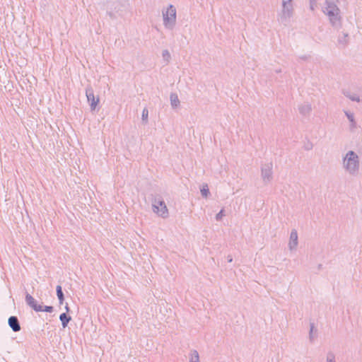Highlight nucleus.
<instances>
[{
    "label": "nucleus",
    "instance_id": "5701e85b",
    "mask_svg": "<svg viewBox=\"0 0 362 362\" xmlns=\"http://www.w3.org/2000/svg\"><path fill=\"white\" fill-rule=\"evenodd\" d=\"M211 194L209 192V189L208 187V185L205 184V199L208 198V197Z\"/></svg>",
    "mask_w": 362,
    "mask_h": 362
},
{
    "label": "nucleus",
    "instance_id": "a211bd4d",
    "mask_svg": "<svg viewBox=\"0 0 362 362\" xmlns=\"http://www.w3.org/2000/svg\"><path fill=\"white\" fill-rule=\"evenodd\" d=\"M327 362H336L335 361V355L332 351H329L327 354Z\"/></svg>",
    "mask_w": 362,
    "mask_h": 362
},
{
    "label": "nucleus",
    "instance_id": "9d476101",
    "mask_svg": "<svg viewBox=\"0 0 362 362\" xmlns=\"http://www.w3.org/2000/svg\"><path fill=\"white\" fill-rule=\"evenodd\" d=\"M87 98L90 102V107L92 110H95L97 105L99 103V98H95L93 93L92 91L88 93L87 92Z\"/></svg>",
    "mask_w": 362,
    "mask_h": 362
},
{
    "label": "nucleus",
    "instance_id": "412c9836",
    "mask_svg": "<svg viewBox=\"0 0 362 362\" xmlns=\"http://www.w3.org/2000/svg\"><path fill=\"white\" fill-rule=\"evenodd\" d=\"M190 362H199L198 354L196 351L192 354Z\"/></svg>",
    "mask_w": 362,
    "mask_h": 362
},
{
    "label": "nucleus",
    "instance_id": "2eb2a0df",
    "mask_svg": "<svg viewBox=\"0 0 362 362\" xmlns=\"http://www.w3.org/2000/svg\"><path fill=\"white\" fill-rule=\"evenodd\" d=\"M345 115L347 117V118L349 120V122L351 123V127H355L356 126V121L354 119V114L350 112L346 111L345 112Z\"/></svg>",
    "mask_w": 362,
    "mask_h": 362
},
{
    "label": "nucleus",
    "instance_id": "7ed1b4c3",
    "mask_svg": "<svg viewBox=\"0 0 362 362\" xmlns=\"http://www.w3.org/2000/svg\"><path fill=\"white\" fill-rule=\"evenodd\" d=\"M293 15V0L283 1L282 10L281 13L279 14L278 21L280 23L288 25L290 22L291 18Z\"/></svg>",
    "mask_w": 362,
    "mask_h": 362
},
{
    "label": "nucleus",
    "instance_id": "f257e3e1",
    "mask_svg": "<svg viewBox=\"0 0 362 362\" xmlns=\"http://www.w3.org/2000/svg\"><path fill=\"white\" fill-rule=\"evenodd\" d=\"M343 168L350 175L359 174L360 160L358 154L354 151H349L342 158Z\"/></svg>",
    "mask_w": 362,
    "mask_h": 362
},
{
    "label": "nucleus",
    "instance_id": "20e7f679",
    "mask_svg": "<svg viewBox=\"0 0 362 362\" xmlns=\"http://www.w3.org/2000/svg\"><path fill=\"white\" fill-rule=\"evenodd\" d=\"M273 165L272 163H267L261 167V177L265 185L269 183L273 179Z\"/></svg>",
    "mask_w": 362,
    "mask_h": 362
},
{
    "label": "nucleus",
    "instance_id": "a878e982",
    "mask_svg": "<svg viewBox=\"0 0 362 362\" xmlns=\"http://www.w3.org/2000/svg\"><path fill=\"white\" fill-rule=\"evenodd\" d=\"M227 261L228 262H233V257L230 255H228L227 256Z\"/></svg>",
    "mask_w": 362,
    "mask_h": 362
},
{
    "label": "nucleus",
    "instance_id": "39448f33",
    "mask_svg": "<svg viewBox=\"0 0 362 362\" xmlns=\"http://www.w3.org/2000/svg\"><path fill=\"white\" fill-rule=\"evenodd\" d=\"M176 20V10L170 5L163 13V21L165 26L173 25Z\"/></svg>",
    "mask_w": 362,
    "mask_h": 362
},
{
    "label": "nucleus",
    "instance_id": "6ab92c4d",
    "mask_svg": "<svg viewBox=\"0 0 362 362\" xmlns=\"http://www.w3.org/2000/svg\"><path fill=\"white\" fill-rule=\"evenodd\" d=\"M225 216V210L224 209H222L216 215V221H221L222 218Z\"/></svg>",
    "mask_w": 362,
    "mask_h": 362
},
{
    "label": "nucleus",
    "instance_id": "bb28decb",
    "mask_svg": "<svg viewBox=\"0 0 362 362\" xmlns=\"http://www.w3.org/2000/svg\"><path fill=\"white\" fill-rule=\"evenodd\" d=\"M300 59H303V60H307L308 57L307 56H302V57H300Z\"/></svg>",
    "mask_w": 362,
    "mask_h": 362
},
{
    "label": "nucleus",
    "instance_id": "2f4dec72",
    "mask_svg": "<svg viewBox=\"0 0 362 362\" xmlns=\"http://www.w3.org/2000/svg\"><path fill=\"white\" fill-rule=\"evenodd\" d=\"M318 267L320 269L322 267V264H319Z\"/></svg>",
    "mask_w": 362,
    "mask_h": 362
},
{
    "label": "nucleus",
    "instance_id": "ddd939ff",
    "mask_svg": "<svg viewBox=\"0 0 362 362\" xmlns=\"http://www.w3.org/2000/svg\"><path fill=\"white\" fill-rule=\"evenodd\" d=\"M317 329L315 327L314 322L310 323V331H309V340L311 343H313L315 339V336L314 335V332H317Z\"/></svg>",
    "mask_w": 362,
    "mask_h": 362
},
{
    "label": "nucleus",
    "instance_id": "9b49d317",
    "mask_svg": "<svg viewBox=\"0 0 362 362\" xmlns=\"http://www.w3.org/2000/svg\"><path fill=\"white\" fill-rule=\"evenodd\" d=\"M298 110L300 115L308 116L312 111V106L310 103H304L298 107Z\"/></svg>",
    "mask_w": 362,
    "mask_h": 362
},
{
    "label": "nucleus",
    "instance_id": "f8f14e48",
    "mask_svg": "<svg viewBox=\"0 0 362 362\" xmlns=\"http://www.w3.org/2000/svg\"><path fill=\"white\" fill-rule=\"evenodd\" d=\"M8 324L14 332H18L21 329L18 319L14 316L9 317Z\"/></svg>",
    "mask_w": 362,
    "mask_h": 362
},
{
    "label": "nucleus",
    "instance_id": "c85d7f7f",
    "mask_svg": "<svg viewBox=\"0 0 362 362\" xmlns=\"http://www.w3.org/2000/svg\"><path fill=\"white\" fill-rule=\"evenodd\" d=\"M165 55V57H169V53L168 52H166V53L164 54V56Z\"/></svg>",
    "mask_w": 362,
    "mask_h": 362
},
{
    "label": "nucleus",
    "instance_id": "6e6552de",
    "mask_svg": "<svg viewBox=\"0 0 362 362\" xmlns=\"http://www.w3.org/2000/svg\"><path fill=\"white\" fill-rule=\"evenodd\" d=\"M26 301H27L28 304L35 311H37V312L42 311V306H41L40 305H38L37 302L30 295L26 296Z\"/></svg>",
    "mask_w": 362,
    "mask_h": 362
},
{
    "label": "nucleus",
    "instance_id": "7c9ffc66",
    "mask_svg": "<svg viewBox=\"0 0 362 362\" xmlns=\"http://www.w3.org/2000/svg\"><path fill=\"white\" fill-rule=\"evenodd\" d=\"M66 311H69V308H68V306H66Z\"/></svg>",
    "mask_w": 362,
    "mask_h": 362
},
{
    "label": "nucleus",
    "instance_id": "0eeeda50",
    "mask_svg": "<svg viewBox=\"0 0 362 362\" xmlns=\"http://www.w3.org/2000/svg\"><path fill=\"white\" fill-rule=\"evenodd\" d=\"M349 42V36L347 33H342L337 39V46L339 49H344Z\"/></svg>",
    "mask_w": 362,
    "mask_h": 362
},
{
    "label": "nucleus",
    "instance_id": "aec40b11",
    "mask_svg": "<svg viewBox=\"0 0 362 362\" xmlns=\"http://www.w3.org/2000/svg\"><path fill=\"white\" fill-rule=\"evenodd\" d=\"M346 97H348L351 100L359 102L360 98L358 95L354 94V95H346Z\"/></svg>",
    "mask_w": 362,
    "mask_h": 362
},
{
    "label": "nucleus",
    "instance_id": "b1692460",
    "mask_svg": "<svg viewBox=\"0 0 362 362\" xmlns=\"http://www.w3.org/2000/svg\"><path fill=\"white\" fill-rule=\"evenodd\" d=\"M148 112L146 109H144L142 112V117L144 119H147Z\"/></svg>",
    "mask_w": 362,
    "mask_h": 362
},
{
    "label": "nucleus",
    "instance_id": "4468645a",
    "mask_svg": "<svg viewBox=\"0 0 362 362\" xmlns=\"http://www.w3.org/2000/svg\"><path fill=\"white\" fill-rule=\"evenodd\" d=\"M60 320L62 321V325L64 327H66L69 322L71 320L70 317H67L66 313H62L59 317Z\"/></svg>",
    "mask_w": 362,
    "mask_h": 362
},
{
    "label": "nucleus",
    "instance_id": "f03ea898",
    "mask_svg": "<svg viewBox=\"0 0 362 362\" xmlns=\"http://www.w3.org/2000/svg\"><path fill=\"white\" fill-rule=\"evenodd\" d=\"M327 6L323 9L324 13L329 17V23L335 29L341 28V17L340 16V9L333 2L326 0Z\"/></svg>",
    "mask_w": 362,
    "mask_h": 362
},
{
    "label": "nucleus",
    "instance_id": "393cba45",
    "mask_svg": "<svg viewBox=\"0 0 362 362\" xmlns=\"http://www.w3.org/2000/svg\"><path fill=\"white\" fill-rule=\"evenodd\" d=\"M53 310L52 306H45V308H42V311L51 313Z\"/></svg>",
    "mask_w": 362,
    "mask_h": 362
},
{
    "label": "nucleus",
    "instance_id": "dca6fc26",
    "mask_svg": "<svg viewBox=\"0 0 362 362\" xmlns=\"http://www.w3.org/2000/svg\"><path fill=\"white\" fill-rule=\"evenodd\" d=\"M57 294L58 298L59 300L60 304H62L63 301H64V295H63V293L62 291L61 286H57Z\"/></svg>",
    "mask_w": 362,
    "mask_h": 362
},
{
    "label": "nucleus",
    "instance_id": "4be33fe9",
    "mask_svg": "<svg viewBox=\"0 0 362 362\" xmlns=\"http://www.w3.org/2000/svg\"><path fill=\"white\" fill-rule=\"evenodd\" d=\"M318 0H310V8L312 11L315 10V7Z\"/></svg>",
    "mask_w": 362,
    "mask_h": 362
},
{
    "label": "nucleus",
    "instance_id": "cd10ccee",
    "mask_svg": "<svg viewBox=\"0 0 362 362\" xmlns=\"http://www.w3.org/2000/svg\"><path fill=\"white\" fill-rule=\"evenodd\" d=\"M275 72H276V74H279V73H281V69H276V70H275Z\"/></svg>",
    "mask_w": 362,
    "mask_h": 362
},
{
    "label": "nucleus",
    "instance_id": "423d86ee",
    "mask_svg": "<svg viewBox=\"0 0 362 362\" xmlns=\"http://www.w3.org/2000/svg\"><path fill=\"white\" fill-rule=\"evenodd\" d=\"M153 209L155 213L163 217H166L168 214L167 206L163 201L155 199L153 204Z\"/></svg>",
    "mask_w": 362,
    "mask_h": 362
},
{
    "label": "nucleus",
    "instance_id": "f3484780",
    "mask_svg": "<svg viewBox=\"0 0 362 362\" xmlns=\"http://www.w3.org/2000/svg\"><path fill=\"white\" fill-rule=\"evenodd\" d=\"M170 101L173 107H177L180 103L177 95L175 94L171 95Z\"/></svg>",
    "mask_w": 362,
    "mask_h": 362
},
{
    "label": "nucleus",
    "instance_id": "1a4fd4ad",
    "mask_svg": "<svg viewBox=\"0 0 362 362\" xmlns=\"http://www.w3.org/2000/svg\"><path fill=\"white\" fill-rule=\"evenodd\" d=\"M298 245V233L296 229H293L290 234V240L288 247L291 250L295 249Z\"/></svg>",
    "mask_w": 362,
    "mask_h": 362
},
{
    "label": "nucleus",
    "instance_id": "c756f323",
    "mask_svg": "<svg viewBox=\"0 0 362 362\" xmlns=\"http://www.w3.org/2000/svg\"><path fill=\"white\" fill-rule=\"evenodd\" d=\"M165 55V57H169V53L168 52H166V53L164 54V56Z\"/></svg>",
    "mask_w": 362,
    "mask_h": 362
}]
</instances>
